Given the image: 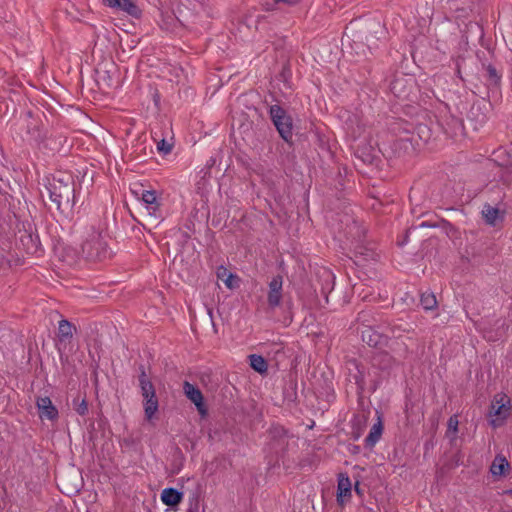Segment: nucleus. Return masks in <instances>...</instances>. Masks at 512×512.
I'll return each mask as SVG.
<instances>
[{
  "mask_svg": "<svg viewBox=\"0 0 512 512\" xmlns=\"http://www.w3.org/2000/svg\"><path fill=\"white\" fill-rule=\"evenodd\" d=\"M53 206L63 215L69 216L75 205V181L72 174L57 172L48 187Z\"/></svg>",
  "mask_w": 512,
  "mask_h": 512,
  "instance_id": "1",
  "label": "nucleus"
},
{
  "mask_svg": "<svg viewBox=\"0 0 512 512\" xmlns=\"http://www.w3.org/2000/svg\"><path fill=\"white\" fill-rule=\"evenodd\" d=\"M81 253L84 259L90 262H103L112 255L105 237L97 231L90 233L83 241Z\"/></svg>",
  "mask_w": 512,
  "mask_h": 512,
  "instance_id": "2",
  "label": "nucleus"
},
{
  "mask_svg": "<svg viewBox=\"0 0 512 512\" xmlns=\"http://www.w3.org/2000/svg\"><path fill=\"white\" fill-rule=\"evenodd\" d=\"M269 117L275 126L280 137L290 146L293 138V119L280 105L274 104L269 107Z\"/></svg>",
  "mask_w": 512,
  "mask_h": 512,
  "instance_id": "3",
  "label": "nucleus"
},
{
  "mask_svg": "<svg viewBox=\"0 0 512 512\" xmlns=\"http://www.w3.org/2000/svg\"><path fill=\"white\" fill-rule=\"evenodd\" d=\"M337 221L339 235L350 240L352 244L365 240L366 229L353 215L348 212L338 214Z\"/></svg>",
  "mask_w": 512,
  "mask_h": 512,
  "instance_id": "4",
  "label": "nucleus"
},
{
  "mask_svg": "<svg viewBox=\"0 0 512 512\" xmlns=\"http://www.w3.org/2000/svg\"><path fill=\"white\" fill-rule=\"evenodd\" d=\"M27 120V134L30 135L31 140L40 149L52 151L53 148L49 147L47 133L44 126L33 118L32 111L26 112Z\"/></svg>",
  "mask_w": 512,
  "mask_h": 512,
  "instance_id": "5",
  "label": "nucleus"
},
{
  "mask_svg": "<svg viewBox=\"0 0 512 512\" xmlns=\"http://www.w3.org/2000/svg\"><path fill=\"white\" fill-rule=\"evenodd\" d=\"M17 245L22 248L27 254L35 255L42 252L41 242L39 235L33 231L30 224L28 228L24 226L23 230H19L17 236Z\"/></svg>",
  "mask_w": 512,
  "mask_h": 512,
  "instance_id": "6",
  "label": "nucleus"
},
{
  "mask_svg": "<svg viewBox=\"0 0 512 512\" xmlns=\"http://www.w3.org/2000/svg\"><path fill=\"white\" fill-rule=\"evenodd\" d=\"M270 450L276 455L284 454L289 443L288 431L280 426H272L268 431Z\"/></svg>",
  "mask_w": 512,
  "mask_h": 512,
  "instance_id": "7",
  "label": "nucleus"
},
{
  "mask_svg": "<svg viewBox=\"0 0 512 512\" xmlns=\"http://www.w3.org/2000/svg\"><path fill=\"white\" fill-rule=\"evenodd\" d=\"M353 257L351 259L357 266H364L369 261H376L378 253L371 243H366L365 240L358 241L353 244Z\"/></svg>",
  "mask_w": 512,
  "mask_h": 512,
  "instance_id": "8",
  "label": "nucleus"
},
{
  "mask_svg": "<svg viewBox=\"0 0 512 512\" xmlns=\"http://www.w3.org/2000/svg\"><path fill=\"white\" fill-rule=\"evenodd\" d=\"M136 195L140 196L141 200L145 204L148 217L151 220H159L162 219V213L160 209V202L157 197V193L155 190H144L142 189L141 192L133 191Z\"/></svg>",
  "mask_w": 512,
  "mask_h": 512,
  "instance_id": "9",
  "label": "nucleus"
},
{
  "mask_svg": "<svg viewBox=\"0 0 512 512\" xmlns=\"http://www.w3.org/2000/svg\"><path fill=\"white\" fill-rule=\"evenodd\" d=\"M143 397V408L145 418L151 421L158 411L159 402L156 396V390L153 384H149L146 388H140Z\"/></svg>",
  "mask_w": 512,
  "mask_h": 512,
  "instance_id": "10",
  "label": "nucleus"
},
{
  "mask_svg": "<svg viewBox=\"0 0 512 512\" xmlns=\"http://www.w3.org/2000/svg\"><path fill=\"white\" fill-rule=\"evenodd\" d=\"M283 298V277L274 276L268 284L267 303L270 309H275L281 305Z\"/></svg>",
  "mask_w": 512,
  "mask_h": 512,
  "instance_id": "11",
  "label": "nucleus"
},
{
  "mask_svg": "<svg viewBox=\"0 0 512 512\" xmlns=\"http://www.w3.org/2000/svg\"><path fill=\"white\" fill-rule=\"evenodd\" d=\"M36 408L41 420L56 421L59 418L57 407L52 403L48 396H38L36 398Z\"/></svg>",
  "mask_w": 512,
  "mask_h": 512,
  "instance_id": "12",
  "label": "nucleus"
},
{
  "mask_svg": "<svg viewBox=\"0 0 512 512\" xmlns=\"http://www.w3.org/2000/svg\"><path fill=\"white\" fill-rule=\"evenodd\" d=\"M482 69L485 72L484 78L489 92L495 94L499 92L502 81V73L491 63H482Z\"/></svg>",
  "mask_w": 512,
  "mask_h": 512,
  "instance_id": "13",
  "label": "nucleus"
},
{
  "mask_svg": "<svg viewBox=\"0 0 512 512\" xmlns=\"http://www.w3.org/2000/svg\"><path fill=\"white\" fill-rule=\"evenodd\" d=\"M183 391L185 396L196 406L198 412L202 415L206 414L207 407L201 390L196 385L184 381Z\"/></svg>",
  "mask_w": 512,
  "mask_h": 512,
  "instance_id": "14",
  "label": "nucleus"
},
{
  "mask_svg": "<svg viewBox=\"0 0 512 512\" xmlns=\"http://www.w3.org/2000/svg\"><path fill=\"white\" fill-rule=\"evenodd\" d=\"M361 338L364 343L370 347L381 348L388 342V338L372 328H365L361 332Z\"/></svg>",
  "mask_w": 512,
  "mask_h": 512,
  "instance_id": "15",
  "label": "nucleus"
},
{
  "mask_svg": "<svg viewBox=\"0 0 512 512\" xmlns=\"http://www.w3.org/2000/svg\"><path fill=\"white\" fill-rule=\"evenodd\" d=\"M502 400H503V397H501L500 401L495 398L491 404L490 415L497 416L496 419H492L490 421V424L493 427L500 426L502 424L503 420H505L508 416L509 408H506L505 404L501 403Z\"/></svg>",
  "mask_w": 512,
  "mask_h": 512,
  "instance_id": "16",
  "label": "nucleus"
},
{
  "mask_svg": "<svg viewBox=\"0 0 512 512\" xmlns=\"http://www.w3.org/2000/svg\"><path fill=\"white\" fill-rule=\"evenodd\" d=\"M160 497L164 505L174 508L182 502L183 493L175 488L169 487L163 489Z\"/></svg>",
  "mask_w": 512,
  "mask_h": 512,
  "instance_id": "17",
  "label": "nucleus"
},
{
  "mask_svg": "<svg viewBox=\"0 0 512 512\" xmlns=\"http://www.w3.org/2000/svg\"><path fill=\"white\" fill-rule=\"evenodd\" d=\"M351 481L349 476L346 473H340L338 475V485H337V501L341 502L342 498H350L351 497Z\"/></svg>",
  "mask_w": 512,
  "mask_h": 512,
  "instance_id": "18",
  "label": "nucleus"
},
{
  "mask_svg": "<svg viewBox=\"0 0 512 512\" xmlns=\"http://www.w3.org/2000/svg\"><path fill=\"white\" fill-rule=\"evenodd\" d=\"M383 432V423L380 416H378L377 422L372 426L370 429L369 434L365 438V447L366 448H373L375 444L379 441L381 438Z\"/></svg>",
  "mask_w": 512,
  "mask_h": 512,
  "instance_id": "19",
  "label": "nucleus"
},
{
  "mask_svg": "<svg viewBox=\"0 0 512 512\" xmlns=\"http://www.w3.org/2000/svg\"><path fill=\"white\" fill-rule=\"evenodd\" d=\"M116 10L125 12L136 19H140L142 16V9L138 6L137 0H122Z\"/></svg>",
  "mask_w": 512,
  "mask_h": 512,
  "instance_id": "20",
  "label": "nucleus"
},
{
  "mask_svg": "<svg viewBox=\"0 0 512 512\" xmlns=\"http://www.w3.org/2000/svg\"><path fill=\"white\" fill-rule=\"evenodd\" d=\"M393 357L386 351H378L374 353L372 357V364L380 368L381 370H386L392 366Z\"/></svg>",
  "mask_w": 512,
  "mask_h": 512,
  "instance_id": "21",
  "label": "nucleus"
},
{
  "mask_svg": "<svg viewBox=\"0 0 512 512\" xmlns=\"http://www.w3.org/2000/svg\"><path fill=\"white\" fill-rule=\"evenodd\" d=\"M76 331V326L73 325L66 319H62L59 321L58 326V338L59 341L64 342L70 340L73 336V332Z\"/></svg>",
  "mask_w": 512,
  "mask_h": 512,
  "instance_id": "22",
  "label": "nucleus"
},
{
  "mask_svg": "<svg viewBox=\"0 0 512 512\" xmlns=\"http://www.w3.org/2000/svg\"><path fill=\"white\" fill-rule=\"evenodd\" d=\"M248 358H249V365L254 371L258 372L261 375L267 373L268 363L263 356L258 355V354H251L248 356Z\"/></svg>",
  "mask_w": 512,
  "mask_h": 512,
  "instance_id": "23",
  "label": "nucleus"
},
{
  "mask_svg": "<svg viewBox=\"0 0 512 512\" xmlns=\"http://www.w3.org/2000/svg\"><path fill=\"white\" fill-rule=\"evenodd\" d=\"M509 467L510 464L505 457L496 456L490 467V472L493 476H503Z\"/></svg>",
  "mask_w": 512,
  "mask_h": 512,
  "instance_id": "24",
  "label": "nucleus"
},
{
  "mask_svg": "<svg viewBox=\"0 0 512 512\" xmlns=\"http://www.w3.org/2000/svg\"><path fill=\"white\" fill-rule=\"evenodd\" d=\"M420 304L425 310H433L437 307L436 296L431 292H424L420 296Z\"/></svg>",
  "mask_w": 512,
  "mask_h": 512,
  "instance_id": "25",
  "label": "nucleus"
},
{
  "mask_svg": "<svg viewBox=\"0 0 512 512\" xmlns=\"http://www.w3.org/2000/svg\"><path fill=\"white\" fill-rule=\"evenodd\" d=\"M499 210L498 208L492 207L490 205H486L482 211V214L485 218L487 224L494 225L495 220L498 216Z\"/></svg>",
  "mask_w": 512,
  "mask_h": 512,
  "instance_id": "26",
  "label": "nucleus"
},
{
  "mask_svg": "<svg viewBox=\"0 0 512 512\" xmlns=\"http://www.w3.org/2000/svg\"><path fill=\"white\" fill-rule=\"evenodd\" d=\"M389 329H390V332L392 333V335L394 337H400L402 335V333H408L410 332L411 330V327L409 326V324H397L396 322H390L389 324Z\"/></svg>",
  "mask_w": 512,
  "mask_h": 512,
  "instance_id": "27",
  "label": "nucleus"
},
{
  "mask_svg": "<svg viewBox=\"0 0 512 512\" xmlns=\"http://www.w3.org/2000/svg\"><path fill=\"white\" fill-rule=\"evenodd\" d=\"M284 398L289 401H294L297 398V381L295 379H290L288 383V387L284 389Z\"/></svg>",
  "mask_w": 512,
  "mask_h": 512,
  "instance_id": "28",
  "label": "nucleus"
},
{
  "mask_svg": "<svg viewBox=\"0 0 512 512\" xmlns=\"http://www.w3.org/2000/svg\"><path fill=\"white\" fill-rule=\"evenodd\" d=\"M357 322L361 323L365 328L371 327V310H363L358 313Z\"/></svg>",
  "mask_w": 512,
  "mask_h": 512,
  "instance_id": "29",
  "label": "nucleus"
},
{
  "mask_svg": "<svg viewBox=\"0 0 512 512\" xmlns=\"http://www.w3.org/2000/svg\"><path fill=\"white\" fill-rule=\"evenodd\" d=\"M324 274L326 275V286H322L321 293L327 298L328 292L333 288L334 276L329 271H325Z\"/></svg>",
  "mask_w": 512,
  "mask_h": 512,
  "instance_id": "30",
  "label": "nucleus"
},
{
  "mask_svg": "<svg viewBox=\"0 0 512 512\" xmlns=\"http://www.w3.org/2000/svg\"><path fill=\"white\" fill-rule=\"evenodd\" d=\"M227 288L235 289L239 286V277L233 273L227 275V277L223 280Z\"/></svg>",
  "mask_w": 512,
  "mask_h": 512,
  "instance_id": "31",
  "label": "nucleus"
},
{
  "mask_svg": "<svg viewBox=\"0 0 512 512\" xmlns=\"http://www.w3.org/2000/svg\"><path fill=\"white\" fill-rule=\"evenodd\" d=\"M479 112V109H475V107H472L471 110H470V118L471 119H476L477 122L479 124H483L486 122L487 120V117L485 114L483 113H478Z\"/></svg>",
  "mask_w": 512,
  "mask_h": 512,
  "instance_id": "32",
  "label": "nucleus"
},
{
  "mask_svg": "<svg viewBox=\"0 0 512 512\" xmlns=\"http://www.w3.org/2000/svg\"><path fill=\"white\" fill-rule=\"evenodd\" d=\"M458 419H457V416H451L449 419H448V423H447V434L449 432H453V433H456L458 431Z\"/></svg>",
  "mask_w": 512,
  "mask_h": 512,
  "instance_id": "33",
  "label": "nucleus"
},
{
  "mask_svg": "<svg viewBox=\"0 0 512 512\" xmlns=\"http://www.w3.org/2000/svg\"><path fill=\"white\" fill-rule=\"evenodd\" d=\"M75 411L81 415V416H84L88 413V402L87 400L84 398L82 399V401L80 403H78L76 406H75Z\"/></svg>",
  "mask_w": 512,
  "mask_h": 512,
  "instance_id": "34",
  "label": "nucleus"
},
{
  "mask_svg": "<svg viewBox=\"0 0 512 512\" xmlns=\"http://www.w3.org/2000/svg\"><path fill=\"white\" fill-rule=\"evenodd\" d=\"M138 381L140 388H146L149 384H153L151 379L147 376L146 371L139 373Z\"/></svg>",
  "mask_w": 512,
  "mask_h": 512,
  "instance_id": "35",
  "label": "nucleus"
},
{
  "mask_svg": "<svg viewBox=\"0 0 512 512\" xmlns=\"http://www.w3.org/2000/svg\"><path fill=\"white\" fill-rule=\"evenodd\" d=\"M157 149L159 152L168 154L172 150V145L169 144L165 139H162L160 142H158Z\"/></svg>",
  "mask_w": 512,
  "mask_h": 512,
  "instance_id": "36",
  "label": "nucleus"
},
{
  "mask_svg": "<svg viewBox=\"0 0 512 512\" xmlns=\"http://www.w3.org/2000/svg\"><path fill=\"white\" fill-rule=\"evenodd\" d=\"M229 274H231V272H229L225 266L220 265L217 267L216 275L218 279L224 280Z\"/></svg>",
  "mask_w": 512,
  "mask_h": 512,
  "instance_id": "37",
  "label": "nucleus"
},
{
  "mask_svg": "<svg viewBox=\"0 0 512 512\" xmlns=\"http://www.w3.org/2000/svg\"><path fill=\"white\" fill-rule=\"evenodd\" d=\"M466 59L464 57H458L456 60V74L459 78L463 79L461 75V69L465 65Z\"/></svg>",
  "mask_w": 512,
  "mask_h": 512,
  "instance_id": "38",
  "label": "nucleus"
},
{
  "mask_svg": "<svg viewBox=\"0 0 512 512\" xmlns=\"http://www.w3.org/2000/svg\"><path fill=\"white\" fill-rule=\"evenodd\" d=\"M403 79H396L391 83V91L398 97L401 96V93L398 90L399 85L401 84Z\"/></svg>",
  "mask_w": 512,
  "mask_h": 512,
  "instance_id": "39",
  "label": "nucleus"
},
{
  "mask_svg": "<svg viewBox=\"0 0 512 512\" xmlns=\"http://www.w3.org/2000/svg\"><path fill=\"white\" fill-rule=\"evenodd\" d=\"M274 4L283 3L286 5H295L300 2V0H272Z\"/></svg>",
  "mask_w": 512,
  "mask_h": 512,
  "instance_id": "40",
  "label": "nucleus"
},
{
  "mask_svg": "<svg viewBox=\"0 0 512 512\" xmlns=\"http://www.w3.org/2000/svg\"><path fill=\"white\" fill-rule=\"evenodd\" d=\"M354 490L359 496H362L363 490L361 489L359 482H356V484L354 485Z\"/></svg>",
  "mask_w": 512,
  "mask_h": 512,
  "instance_id": "41",
  "label": "nucleus"
},
{
  "mask_svg": "<svg viewBox=\"0 0 512 512\" xmlns=\"http://www.w3.org/2000/svg\"><path fill=\"white\" fill-rule=\"evenodd\" d=\"M355 379H356V383H357L360 387H362L363 378H362V377H360V378H359L358 376H355Z\"/></svg>",
  "mask_w": 512,
  "mask_h": 512,
  "instance_id": "42",
  "label": "nucleus"
},
{
  "mask_svg": "<svg viewBox=\"0 0 512 512\" xmlns=\"http://www.w3.org/2000/svg\"><path fill=\"white\" fill-rule=\"evenodd\" d=\"M208 315L210 316L212 323H214L213 322V310L211 308H208ZM213 327L215 328V324H213Z\"/></svg>",
  "mask_w": 512,
  "mask_h": 512,
  "instance_id": "43",
  "label": "nucleus"
},
{
  "mask_svg": "<svg viewBox=\"0 0 512 512\" xmlns=\"http://www.w3.org/2000/svg\"><path fill=\"white\" fill-rule=\"evenodd\" d=\"M138 370H139V373H142V371H146L145 366L143 364L139 365Z\"/></svg>",
  "mask_w": 512,
  "mask_h": 512,
  "instance_id": "44",
  "label": "nucleus"
},
{
  "mask_svg": "<svg viewBox=\"0 0 512 512\" xmlns=\"http://www.w3.org/2000/svg\"><path fill=\"white\" fill-rule=\"evenodd\" d=\"M420 226H421V227H433L432 225H430V224H429V223H427V222H422V223L420 224Z\"/></svg>",
  "mask_w": 512,
  "mask_h": 512,
  "instance_id": "45",
  "label": "nucleus"
},
{
  "mask_svg": "<svg viewBox=\"0 0 512 512\" xmlns=\"http://www.w3.org/2000/svg\"><path fill=\"white\" fill-rule=\"evenodd\" d=\"M420 226H421V227H433L432 225H430V224H429V223H427V222H422V223L420 224Z\"/></svg>",
  "mask_w": 512,
  "mask_h": 512,
  "instance_id": "46",
  "label": "nucleus"
},
{
  "mask_svg": "<svg viewBox=\"0 0 512 512\" xmlns=\"http://www.w3.org/2000/svg\"><path fill=\"white\" fill-rule=\"evenodd\" d=\"M424 129H427V127L426 126H419L418 127L419 133H423Z\"/></svg>",
  "mask_w": 512,
  "mask_h": 512,
  "instance_id": "47",
  "label": "nucleus"
},
{
  "mask_svg": "<svg viewBox=\"0 0 512 512\" xmlns=\"http://www.w3.org/2000/svg\"><path fill=\"white\" fill-rule=\"evenodd\" d=\"M359 437H360V433L359 432H357V433L354 432L353 433L354 440H357Z\"/></svg>",
  "mask_w": 512,
  "mask_h": 512,
  "instance_id": "48",
  "label": "nucleus"
},
{
  "mask_svg": "<svg viewBox=\"0 0 512 512\" xmlns=\"http://www.w3.org/2000/svg\"><path fill=\"white\" fill-rule=\"evenodd\" d=\"M504 326H505V323L503 321L502 324H501L502 332L499 333V336H502V334L504 333Z\"/></svg>",
  "mask_w": 512,
  "mask_h": 512,
  "instance_id": "49",
  "label": "nucleus"
},
{
  "mask_svg": "<svg viewBox=\"0 0 512 512\" xmlns=\"http://www.w3.org/2000/svg\"><path fill=\"white\" fill-rule=\"evenodd\" d=\"M407 239H408V235L405 236L404 241L399 242V245H403L407 241Z\"/></svg>",
  "mask_w": 512,
  "mask_h": 512,
  "instance_id": "50",
  "label": "nucleus"
},
{
  "mask_svg": "<svg viewBox=\"0 0 512 512\" xmlns=\"http://www.w3.org/2000/svg\"><path fill=\"white\" fill-rule=\"evenodd\" d=\"M428 447H431L430 442H426V443H425V448H426V449H428Z\"/></svg>",
  "mask_w": 512,
  "mask_h": 512,
  "instance_id": "51",
  "label": "nucleus"
},
{
  "mask_svg": "<svg viewBox=\"0 0 512 512\" xmlns=\"http://www.w3.org/2000/svg\"><path fill=\"white\" fill-rule=\"evenodd\" d=\"M428 447H431L430 442H426V443H425V448H426V449H428Z\"/></svg>",
  "mask_w": 512,
  "mask_h": 512,
  "instance_id": "52",
  "label": "nucleus"
},
{
  "mask_svg": "<svg viewBox=\"0 0 512 512\" xmlns=\"http://www.w3.org/2000/svg\"><path fill=\"white\" fill-rule=\"evenodd\" d=\"M357 450H359V446H356V447L354 448V451H357Z\"/></svg>",
  "mask_w": 512,
  "mask_h": 512,
  "instance_id": "53",
  "label": "nucleus"
},
{
  "mask_svg": "<svg viewBox=\"0 0 512 512\" xmlns=\"http://www.w3.org/2000/svg\"><path fill=\"white\" fill-rule=\"evenodd\" d=\"M357 450H359V446H356V447L354 448V451H357Z\"/></svg>",
  "mask_w": 512,
  "mask_h": 512,
  "instance_id": "54",
  "label": "nucleus"
}]
</instances>
